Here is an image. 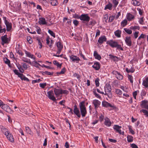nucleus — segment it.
<instances>
[{"mask_svg": "<svg viewBox=\"0 0 148 148\" xmlns=\"http://www.w3.org/2000/svg\"><path fill=\"white\" fill-rule=\"evenodd\" d=\"M1 130L6 136L7 138L10 142L12 143H14V139L13 135L8 129L5 127H4L1 129Z\"/></svg>", "mask_w": 148, "mask_h": 148, "instance_id": "f257e3e1", "label": "nucleus"}, {"mask_svg": "<svg viewBox=\"0 0 148 148\" xmlns=\"http://www.w3.org/2000/svg\"><path fill=\"white\" fill-rule=\"evenodd\" d=\"M106 43L112 48H116L118 50L121 51L123 50V49L121 47V45H119L117 42L111 40L107 41Z\"/></svg>", "mask_w": 148, "mask_h": 148, "instance_id": "f03ea898", "label": "nucleus"}, {"mask_svg": "<svg viewBox=\"0 0 148 148\" xmlns=\"http://www.w3.org/2000/svg\"><path fill=\"white\" fill-rule=\"evenodd\" d=\"M85 101H82L79 104L80 112L82 117L85 116L87 113L86 108L85 106Z\"/></svg>", "mask_w": 148, "mask_h": 148, "instance_id": "7ed1b4c3", "label": "nucleus"}, {"mask_svg": "<svg viewBox=\"0 0 148 148\" xmlns=\"http://www.w3.org/2000/svg\"><path fill=\"white\" fill-rule=\"evenodd\" d=\"M104 90L105 92L104 95L108 96L109 98H111L112 97V95L111 92V86L109 84H106L104 86Z\"/></svg>", "mask_w": 148, "mask_h": 148, "instance_id": "20e7f679", "label": "nucleus"}, {"mask_svg": "<svg viewBox=\"0 0 148 148\" xmlns=\"http://www.w3.org/2000/svg\"><path fill=\"white\" fill-rule=\"evenodd\" d=\"M16 65L19 71L22 73L24 72V70H26L28 68V65L26 63L23 64L22 65L19 64H16Z\"/></svg>", "mask_w": 148, "mask_h": 148, "instance_id": "39448f33", "label": "nucleus"}, {"mask_svg": "<svg viewBox=\"0 0 148 148\" xmlns=\"http://www.w3.org/2000/svg\"><path fill=\"white\" fill-rule=\"evenodd\" d=\"M3 19L4 22L6 25L7 29L8 31H9L12 28V24L11 23L8 21L7 18L5 17H3Z\"/></svg>", "mask_w": 148, "mask_h": 148, "instance_id": "423d86ee", "label": "nucleus"}, {"mask_svg": "<svg viewBox=\"0 0 148 148\" xmlns=\"http://www.w3.org/2000/svg\"><path fill=\"white\" fill-rule=\"evenodd\" d=\"M0 107L2 109L7 112H11L12 111L10 108L7 104L3 103Z\"/></svg>", "mask_w": 148, "mask_h": 148, "instance_id": "0eeeda50", "label": "nucleus"}, {"mask_svg": "<svg viewBox=\"0 0 148 148\" xmlns=\"http://www.w3.org/2000/svg\"><path fill=\"white\" fill-rule=\"evenodd\" d=\"M121 128V126H119L118 125H114L113 127V128L116 132L119 133L120 134L124 135V132L123 131L122 132L120 129Z\"/></svg>", "mask_w": 148, "mask_h": 148, "instance_id": "6e6552de", "label": "nucleus"}, {"mask_svg": "<svg viewBox=\"0 0 148 148\" xmlns=\"http://www.w3.org/2000/svg\"><path fill=\"white\" fill-rule=\"evenodd\" d=\"M90 17L87 14H82L80 16V20L81 21L88 22L90 21Z\"/></svg>", "mask_w": 148, "mask_h": 148, "instance_id": "1a4fd4ad", "label": "nucleus"}, {"mask_svg": "<svg viewBox=\"0 0 148 148\" xmlns=\"http://www.w3.org/2000/svg\"><path fill=\"white\" fill-rule=\"evenodd\" d=\"M47 96L50 99L53 101L56 100L54 96V93L53 90H50L47 92Z\"/></svg>", "mask_w": 148, "mask_h": 148, "instance_id": "9d476101", "label": "nucleus"}, {"mask_svg": "<svg viewBox=\"0 0 148 148\" xmlns=\"http://www.w3.org/2000/svg\"><path fill=\"white\" fill-rule=\"evenodd\" d=\"M102 105L103 107L106 108L110 107L113 108V109L115 108L114 104H111L110 103L105 101H102Z\"/></svg>", "mask_w": 148, "mask_h": 148, "instance_id": "9b49d317", "label": "nucleus"}, {"mask_svg": "<svg viewBox=\"0 0 148 148\" xmlns=\"http://www.w3.org/2000/svg\"><path fill=\"white\" fill-rule=\"evenodd\" d=\"M140 106L142 108L148 110V101L147 100L142 101L140 104Z\"/></svg>", "mask_w": 148, "mask_h": 148, "instance_id": "f8f14e48", "label": "nucleus"}, {"mask_svg": "<svg viewBox=\"0 0 148 148\" xmlns=\"http://www.w3.org/2000/svg\"><path fill=\"white\" fill-rule=\"evenodd\" d=\"M113 74L116 75V78L119 80H122L123 78V76L117 71H113L112 72Z\"/></svg>", "mask_w": 148, "mask_h": 148, "instance_id": "ddd939ff", "label": "nucleus"}, {"mask_svg": "<svg viewBox=\"0 0 148 148\" xmlns=\"http://www.w3.org/2000/svg\"><path fill=\"white\" fill-rule=\"evenodd\" d=\"M74 107L73 112L74 113L76 114L78 118H80L81 117V114L78 108H77L76 105L74 106Z\"/></svg>", "mask_w": 148, "mask_h": 148, "instance_id": "4468645a", "label": "nucleus"}, {"mask_svg": "<svg viewBox=\"0 0 148 148\" xmlns=\"http://www.w3.org/2000/svg\"><path fill=\"white\" fill-rule=\"evenodd\" d=\"M106 41L107 38L104 35L101 36L98 40V42L100 45L102 44L104 42H106Z\"/></svg>", "mask_w": 148, "mask_h": 148, "instance_id": "2eb2a0df", "label": "nucleus"}, {"mask_svg": "<svg viewBox=\"0 0 148 148\" xmlns=\"http://www.w3.org/2000/svg\"><path fill=\"white\" fill-rule=\"evenodd\" d=\"M56 46L58 50L57 53L59 54L63 48V46L62 44L60 42H58L57 43Z\"/></svg>", "mask_w": 148, "mask_h": 148, "instance_id": "dca6fc26", "label": "nucleus"}, {"mask_svg": "<svg viewBox=\"0 0 148 148\" xmlns=\"http://www.w3.org/2000/svg\"><path fill=\"white\" fill-rule=\"evenodd\" d=\"M142 85L146 88L148 87V76L145 77L143 79Z\"/></svg>", "mask_w": 148, "mask_h": 148, "instance_id": "f3484780", "label": "nucleus"}, {"mask_svg": "<svg viewBox=\"0 0 148 148\" xmlns=\"http://www.w3.org/2000/svg\"><path fill=\"white\" fill-rule=\"evenodd\" d=\"M92 103L94 106L95 109H97L101 104V102L98 100H94L92 102Z\"/></svg>", "mask_w": 148, "mask_h": 148, "instance_id": "a211bd4d", "label": "nucleus"}, {"mask_svg": "<svg viewBox=\"0 0 148 148\" xmlns=\"http://www.w3.org/2000/svg\"><path fill=\"white\" fill-rule=\"evenodd\" d=\"M104 124L106 126L109 127L111 126L112 123L108 118L106 117L104 119Z\"/></svg>", "mask_w": 148, "mask_h": 148, "instance_id": "6ab92c4d", "label": "nucleus"}, {"mask_svg": "<svg viewBox=\"0 0 148 148\" xmlns=\"http://www.w3.org/2000/svg\"><path fill=\"white\" fill-rule=\"evenodd\" d=\"M54 91L55 94L57 97H59L61 94L62 89L61 88H54Z\"/></svg>", "mask_w": 148, "mask_h": 148, "instance_id": "aec40b11", "label": "nucleus"}, {"mask_svg": "<svg viewBox=\"0 0 148 148\" xmlns=\"http://www.w3.org/2000/svg\"><path fill=\"white\" fill-rule=\"evenodd\" d=\"M125 42L126 44L128 46H131L132 45L131 38L130 37H126L125 39Z\"/></svg>", "mask_w": 148, "mask_h": 148, "instance_id": "412c9836", "label": "nucleus"}, {"mask_svg": "<svg viewBox=\"0 0 148 148\" xmlns=\"http://www.w3.org/2000/svg\"><path fill=\"white\" fill-rule=\"evenodd\" d=\"M1 39L2 42L3 44L5 43H8L9 41V38H7L6 35L4 36L1 37Z\"/></svg>", "mask_w": 148, "mask_h": 148, "instance_id": "4be33fe9", "label": "nucleus"}, {"mask_svg": "<svg viewBox=\"0 0 148 148\" xmlns=\"http://www.w3.org/2000/svg\"><path fill=\"white\" fill-rule=\"evenodd\" d=\"M38 23L40 25H44L47 24L45 19L44 18H40L39 19Z\"/></svg>", "mask_w": 148, "mask_h": 148, "instance_id": "5701e85b", "label": "nucleus"}, {"mask_svg": "<svg viewBox=\"0 0 148 148\" xmlns=\"http://www.w3.org/2000/svg\"><path fill=\"white\" fill-rule=\"evenodd\" d=\"M92 67L96 70H98L100 68V64L97 62H95Z\"/></svg>", "mask_w": 148, "mask_h": 148, "instance_id": "b1692460", "label": "nucleus"}, {"mask_svg": "<svg viewBox=\"0 0 148 148\" xmlns=\"http://www.w3.org/2000/svg\"><path fill=\"white\" fill-rule=\"evenodd\" d=\"M70 59L74 62L76 63L78 62L80 60L79 58L77 56H70Z\"/></svg>", "mask_w": 148, "mask_h": 148, "instance_id": "393cba45", "label": "nucleus"}, {"mask_svg": "<svg viewBox=\"0 0 148 148\" xmlns=\"http://www.w3.org/2000/svg\"><path fill=\"white\" fill-rule=\"evenodd\" d=\"M113 6L112 4L109 2L108 3V4L106 5L104 10H106L108 9L109 10H111L112 9Z\"/></svg>", "mask_w": 148, "mask_h": 148, "instance_id": "a878e982", "label": "nucleus"}, {"mask_svg": "<svg viewBox=\"0 0 148 148\" xmlns=\"http://www.w3.org/2000/svg\"><path fill=\"white\" fill-rule=\"evenodd\" d=\"M3 61L5 64H8L9 67L10 68L12 67V66L10 65V61L7 58H3Z\"/></svg>", "mask_w": 148, "mask_h": 148, "instance_id": "bb28decb", "label": "nucleus"}, {"mask_svg": "<svg viewBox=\"0 0 148 148\" xmlns=\"http://www.w3.org/2000/svg\"><path fill=\"white\" fill-rule=\"evenodd\" d=\"M127 18L128 21H130L134 18V16L129 13L127 14Z\"/></svg>", "mask_w": 148, "mask_h": 148, "instance_id": "cd10ccee", "label": "nucleus"}, {"mask_svg": "<svg viewBox=\"0 0 148 148\" xmlns=\"http://www.w3.org/2000/svg\"><path fill=\"white\" fill-rule=\"evenodd\" d=\"M49 2L53 6H56L58 4V3L57 0H50Z\"/></svg>", "mask_w": 148, "mask_h": 148, "instance_id": "c85d7f7f", "label": "nucleus"}, {"mask_svg": "<svg viewBox=\"0 0 148 148\" xmlns=\"http://www.w3.org/2000/svg\"><path fill=\"white\" fill-rule=\"evenodd\" d=\"M131 3L135 6H138L140 4V3L137 0H132Z\"/></svg>", "mask_w": 148, "mask_h": 148, "instance_id": "c756f323", "label": "nucleus"}, {"mask_svg": "<svg viewBox=\"0 0 148 148\" xmlns=\"http://www.w3.org/2000/svg\"><path fill=\"white\" fill-rule=\"evenodd\" d=\"M147 93L144 90H142L140 93V98H141V99H143L144 98V96H145Z\"/></svg>", "mask_w": 148, "mask_h": 148, "instance_id": "7c9ffc66", "label": "nucleus"}, {"mask_svg": "<svg viewBox=\"0 0 148 148\" xmlns=\"http://www.w3.org/2000/svg\"><path fill=\"white\" fill-rule=\"evenodd\" d=\"M121 31L119 30H118L114 32L115 36L118 38H119L121 36Z\"/></svg>", "mask_w": 148, "mask_h": 148, "instance_id": "2f4dec72", "label": "nucleus"}, {"mask_svg": "<svg viewBox=\"0 0 148 148\" xmlns=\"http://www.w3.org/2000/svg\"><path fill=\"white\" fill-rule=\"evenodd\" d=\"M110 58L112 60L114 61H118L120 60V59L119 58L116 56H110Z\"/></svg>", "mask_w": 148, "mask_h": 148, "instance_id": "473e14b6", "label": "nucleus"}, {"mask_svg": "<svg viewBox=\"0 0 148 148\" xmlns=\"http://www.w3.org/2000/svg\"><path fill=\"white\" fill-rule=\"evenodd\" d=\"M127 141L128 142L130 143L132 142L134 140L133 137L130 135H128L127 136Z\"/></svg>", "mask_w": 148, "mask_h": 148, "instance_id": "72a5a7b5", "label": "nucleus"}, {"mask_svg": "<svg viewBox=\"0 0 148 148\" xmlns=\"http://www.w3.org/2000/svg\"><path fill=\"white\" fill-rule=\"evenodd\" d=\"M93 94L97 98L100 99L101 98V96L98 94L96 92V90L95 89H93Z\"/></svg>", "mask_w": 148, "mask_h": 148, "instance_id": "f704fd0d", "label": "nucleus"}, {"mask_svg": "<svg viewBox=\"0 0 148 148\" xmlns=\"http://www.w3.org/2000/svg\"><path fill=\"white\" fill-rule=\"evenodd\" d=\"M139 91L138 90L132 92V95L134 99H136V95L139 93Z\"/></svg>", "mask_w": 148, "mask_h": 148, "instance_id": "c9c22d12", "label": "nucleus"}, {"mask_svg": "<svg viewBox=\"0 0 148 148\" xmlns=\"http://www.w3.org/2000/svg\"><path fill=\"white\" fill-rule=\"evenodd\" d=\"M112 3L113 4V7L114 8H116L119 4V2L116 0H112Z\"/></svg>", "mask_w": 148, "mask_h": 148, "instance_id": "e433bc0d", "label": "nucleus"}, {"mask_svg": "<svg viewBox=\"0 0 148 148\" xmlns=\"http://www.w3.org/2000/svg\"><path fill=\"white\" fill-rule=\"evenodd\" d=\"M6 29L5 28H3L1 25H0V33H5V32Z\"/></svg>", "mask_w": 148, "mask_h": 148, "instance_id": "4c0bfd02", "label": "nucleus"}, {"mask_svg": "<svg viewBox=\"0 0 148 148\" xmlns=\"http://www.w3.org/2000/svg\"><path fill=\"white\" fill-rule=\"evenodd\" d=\"M53 63L55 65H56L58 67L61 68L62 64H60L56 60L54 61H53Z\"/></svg>", "mask_w": 148, "mask_h": 148, "instance_id": "58836bf2", "label": "nucleus"}, {"mask_svg": "<svg viewBox=\"0 0 148 148\" xmlns=\"http://www.w3.org/2000/svg\"><path fill=\"white\" fill-rule=\"evenodd\" d=\"M127 21L126 19L123 20L121 22V25L123 27L125 26L127 24Z\"/></svg>", "mask_w": 148, "mask_h": 148, "instance_id": "ea45409f", "label": "nucleus"}, {"mask_svg": "<svg viewBox=\"0 0 148 148\" xmlns=\"http://www.w3.org/2000/svg\"><path fill=\"white\" fill-rule=\"evenodd\" d=\"M128 78L131 83L132 84L133 83V76L131 75H128Z\"/></svg>", "mask_w": 148, "mask_h": 148, "instance_id": "a19ab883", "label": "nucleus"}, {"mask_svg": "<svg viewBox=\"0 0 148 148\" xmlns=\"http://www.w3.org/2000/svg\"><path fill=\"white\" fill-rule=\"evenodd\" d=\"M28 57H29L30 58H31L33 59V60H34V61H32V64H34V65L36 67H37V66H36V65H37V62L35 60H34V59H35V58H34V56H28Z\"/></svg>", "mask_w": 148, "mask_h": 148, "instance_id": "79ce46f5", "label": "nucleus"}, {"mask_svg": "<svg viewBox=\"0 0 148 148\" xmlns=\"http://www.w3.org/2000/svg\"><path fill=\"white\" fill-rule=\"evenodd\" d=\"M124 30L125 32L129 34H130L132 33V31L129 29L124 28Z\"/></svg>", "mask_w": 148, "mask_h": 148, "instance_id": "37998d69", "label": "nucleus"}, {"mask_svg": "<svg viewBox=\"0 0 148 148\" xmlns=\"http://www.w3.org/2000/svg\"><path fill=\"white\" fill-rule=\"evenodd\" d=\"M140 112H143L144 114L145 115L148 117V111H147L146 110L142 109L140 111Z\"/></svg>", "mask_w": 148, "mask_h": 148, "instance_id": "c03bdc74", "label": "nucleus"}, {"mask_svg": "<svg viewBox=\"0 0 148 148\" xmlns=\"http://www.w3.org/2000/svg\"><path fill=\"white\" fill-rule=\"evenodd\" d=\"M128 129L132 135H134L135 134V132L134 131L132 130V127L131 126H129Z\"/></svg>", "mask_w": 148, "mask_h": 148, "instance_id": "a18cd8bd", "label": "nucleus"}, {"mask_svg": "<svg viewBox=\"0 0 148 148\" xmlns=\"http://www.w3.org/2000/svg\"><path fill=\"white\" fill-rule=\"evenodd\" d=\"M115 92L116 94L119 95H121L122 93V91L119 89H115Z\"/></svg>", "mask_w": 148, "mask_h": 148, "instance_id": "49530a36", "label": "nucleus"}, {"mask_svg": "<svg viewBox=\"0 0 148 148\" xmlns=\"http://www.w3.org/2000/svg\"><path fill=\"white\" fill-rule=\"evenodd\" d=\"M126 72L127 73H133L135 70L134 69L132 68H131V69H128V68H127L126 69Z\"/></svg>", "mask_w": 148, "mask_h": 148, "instance_id": "de8ad7c7", "label": "nucleus"}, {"mask_svg": "<svg viewBox=\"0 0 148 148\" xmlns=\"http://www.w3.org/2000/svg\"><path fill=\"white\" fill-rule=\"evenodd\" d=\"M27 40L30 44H31L32 42V39L30 36H28L27 38Z\"/></svg>", "mask_w": 148, "mask_h": 148, "instance_id": "09e8293b", "label": "nucleus"}, {"mask_svg": "<svg viewBox=\"0 0 148 148\" xmlns=\"http://www.w3.org/2000/svg\"><path fill=\"white\" fill-rule=\"evenodd\" d=\"M48 33L50 34L51 36L54 37H55V33L49 29L48 31Z\"/></svg>", "mask_w": 148, "mask_h": 148, "instance_id": "8fccbe9b", "label": "nucleus"}, {"mask_svg": "<svg viewBox=\"0 0 148 148\" xmlns=\"http://www.w3.org/2000/svg\"><path fill=\"white\" fill-rule=\"evenodd\" d=\"M99 78H97L95 81L96 86L97 87H98L99 85Z\"/></svg>", "mask_w": 148, "mask_h": 148, "instance_id": "3c124183", "label": "nucleus"}, {"mask_svg": "<svg viewBox=\"0 0 148 148\" xmlns=\"http://www.w3.org/2000/svg\"><path fill=\"white\" fill-rule=\"evenodd\" d=\"M144 17H143L141 18H139V23L141 25L143 24L144 22Z\"/></svg>", "mask_w": 148, "mask_h": 148, "instance_id": "603ef678", "label": "nucleus"}, {"mask_svg": "<svg viewBox=\"0 0 148 148\" xmlns=\"http://www.w3.org/2000/svg\"><path fill=\"white\" fill-rule=\"evenodd\" d=\"M16 53H17L19 55H21V56L23 55L21 51L19 50L18 49L16 48Z\"/></svg>", "mask_w": 148, "mask_h": 148, "instance_id": "864d4df0", "label": "nucleus"}, {"mask_svg": "<svg viewBox=\"0 0 148 148\" xmlns=\"http://www.w3.org/2000/svg\"><path fill=\"white\" fill-rule=\"evenodd\" d=\"M38 45L39 46V48L40 49H41L42 47V43L41 42V40L40 39H38Z\"/></svg>", "mask_w": 148, "mask_h": 148, "instance_id": "5fc2aeb1", "label": "nucleus"}, {"mask_svg": "<svg viewBox=\"0 0 148 148\" xmlns=\"http://www.w3.org/2000/svg\"><path fill=\"white\" fill-rule=\"evenodd\" d=\"M25 129L26 132L28 134H31V131L30 129L28 127H25Z\"/></svg>", "mask_w": 148, "mask_h": 148, "instance_id": "6e6d98bb", "label": "nucleus"}, {"mask_svg": "<svg viewBox=\"0 0 148 148\" xmlns=\"http://www.w3.org/2000/svg\"><path fill=\"white\" fill-rule=\"evenodd\" d=\"M47 85V84L46 83H40L39 84V86L40 87L42 88H44Z\"/></svg>", "mask_w": 148, "mask_h": 148, "instance_id": "4d7b16f0", "label": "nucleus"}, {"mask_svg": "<svg viewBox=\"0 0 148 148\" xmlns=\"http://www.w3.org/2000/svg\"><path fill=\"white\" fill-rule=\"evenodd\" d=\"M38 9H39L40 10V11H38V13L39 14L38 15V16H41L38 12H41L42 11H43V10H42L41 6L39 5H38Z\"/></svg>", "mask_w": 148, "mask_h": 148, "instance_id": "13d9d810", "label": "nucleus"}, {"mask_svg": "<svg viewBox=\"0 0 148 148\" xmlns=\"http://www.w3.org/2000/svg\"><path fill=\"white\" fill-rule=\"evenodd\" d=\"M114 16H110L109 18V22H112L114 20Z\"/></svg>", "mask_w": 148, "mask_h": 148, "instance_id": "bf43d9fd", "label": "nucleus"}, {"mask_svg": "<svg viewBox=\"0 0 148 148\" xmlns=\"http://www.w3.org/2000/svg\"><path fill=\"white\" fill-rule=\"evenodd\" d=\"M62 92L61 94H65L67 95L69 93V92L67 90H63L62 89V92Z\"/></svg>", "mask_w": 148, "mask_h": 148, "instance_id": "052dcab7", "label": "nucleus"}, {"mask_svg": "<svg viewBox=\"0 0 148 148\" xmlns=\"http://www.w3.org/2000/svg\"><path fill=\"white\" fill-rule=\"evenodd\" d=\"M73 23L76 26H77L79 23V21L77 20H74L73 21Z\"/></svg>", "mask_w": 148, "mask_h": 148, "instance_id": "680f3d73", "label": "nucleus"}, {"mask_svg": "<svg viewBox=\"0 0 148 148\" xmlns=\"http://www.w3.org/2000/svg\"><path fill=\"white\" fill-rule=\"evenodd\" d=\"M130 147L132 148H138L137 146L134 143L131 144Z\"/></svg>", "mask_w": 148, "mask_h": 148, "instance_id": "e2e57ef3", "label": "nucleus"}, {"mask_svg": "<svg viewBox=\"0 0 148 148\" xmlns=\"http://www.w3.org/2000/svg\"><path fill=\"white\" fill-rule=\"evenodd\" d=\"M140 27L139 26H134V27H131V28L132 29L135 30L137 29L139 30L140 29Z\"/></svg>", "mask_w": 148, "mask_h": 148, "instance_id": "0e129e2a", "label": "nucleus"}, {"mask_svg": "<svg viewBox=\"0 0 148 148\" xmlns=\"http://www.w3.org/2000/svg\"><path fill=\"white\" fill-rule=\"evenodd\" d=\"M73 17L77 18V19H80V16H79V15L75 14L73 16Z\"/></svg>", "mask_w": 148, "mask_h": 148, "instance_id": "69168bd1", "label": "nucleus"}, {"mask_svg": "<svg viewBox=\"0 0 148 148\" xmlns=\"http://www.w3.org/2000/svg\"><path fill=\"white\" fill-rule=\"evenodd\" d=\"M109 140L110 142L113 143H116L117 142V140L115 139H113L111 138L109 139Z\"/></svg>", "mask_w": 148, "mask_h": 148, "instance_id": "338daca9", "label": "nucleus"}, {"mask_svg": "<svg viewBox=\"0 0 148 148\" xmlns=\"http://www.w3.org/2000/svg\"><path fill=\"white\" fill-rule=\"evenodd\" d=\"M139 33L138 32H135L134 34V35L135 38H136L138 37V34Z\"/></svg>", "mask_w": 148, "mask_h": 148, "instance_id": "774afa93", "label": "nucleus"}]
</instances>
